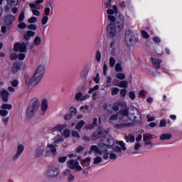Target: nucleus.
Returning a JSON list of instances; mask_svg holds the SVG:
<instances>
[{
	"label": "nucleus",
	"instance_id": "nucleus-2",
	"mask_svg": "<svg viewBox=\"0 0 182 182\" xmlns=\"http://www.w3.org/2000/svg\"><path fill=\"white\" fill-rule=\"evenodd\" d=\"M121 114L124 117H128V119L131 120V122H135L136 123H140V122H141V114L139 112V109L134 107L122 109Z\"/></svg>",
	"mask_w": 182,
	"mask_h": 182
},
{
	"label": "nucleus",
	"instance_id": "nucleus-35",
	"mask_svg": "<svg viewBox=\"0 0 182 182\" xmlns=\"http://www.w3.org/2000/svg\"><path fill=\"white\" fill-rule=\"evenodd\" d=\"M41 43H42V40L41 39V37L36 36L34 39V45H36V46H39Z\"/></svg>",
	"mask_w": 182,
	"mask_h": 182
},
{
	"label": "nucleus",
	"instance_id": "nucleus-64",
	"mask_svg": "<svg viewBox=\"0 0 182 182\" xmlns=\"http://www.w3.org/2000/svg\"><path fill=\"white\" fill-rule=\"evenodd\" d=\"M7 115H8V111L5 109L0 110V116H7Z\"/></svg>",
	"mask_w": 182,
	"mask_h": 182
},
{
	"label": "nucleus",
	"instance_id": "nucleus-38",
	"mask_svg": "<svg viewBox=\"0 0 182 182\" xmlns=\"http://www.w3.org/2000/svg\"><path fill=\"white\" fill-rule=\"evenodd\" d=\"M151 139H153V135L152 134H144L143 135V141H146L147 140H151Z\"/></svg>",
	"mask_w": 182,
	"mask_h": 182
},
{
	"label": "nucleus",
	"instance_id": "nucleus-40",
	"mask_svg": "<svg viewBox=\"0 0 182 182\" xmlns=\"http://www.w3.org/2000/svg\"><path fill=\"white\" fill-rule=\"evenodd\" d=\"M119 89L117 87H113L111 90V95L112 96H116V95H118L119 92Z\"/></svg>",
	"mask_w": 182,
	"mask_h": 182
},
{
	"label": "nucleus",
	"instance_id": "nucleus-59",
	"mask_svg": "<svg viewBox=\"0 0 182 182\" xmlns=\"http://www.w3.org/2000/svg\"><path fill=\"white\" fill-rule=\"evenodd\" d=\"M109 159L111 160H116L117 159V155L114 152H112L109 155Z\"/></svg>",
	"mask_w": 182,
	"mask_h": 182
},
{
	"label": "nucleus",
	"instance_id": "nucleus-6",
	"mask_svg": "<svg viewBox=\"0 0 182 182\" xmlns=\"http://www.w3.org/2000/svg\"><path fill=\"white\" fill-rule=\"evenodd\" d=\"M45 75V65H40L37 67L36 72L33 75L35 80L41 82Z\"/></svg>",
	"mask_w": 182,
	"mask_h": 182
},
{
	"label": "nucleus",
	"instance_id": "nucleus-43",
	"mask_svg": "<svg viewBox=\"0 0 182 182\" xmlns=\"http://www.w3.org/2000/svg\"><path fill=\"white\" fill-rule=\"evenodd\" d=\"M96 90H99V85H95L93 87L90 88L88 91L89 95H92L93 92H96Z\"/></svg>",
	"mask_w": 182,
	"mask_h": 182
},
{
	"label": "nucleus",
	"instance_id": "nucleus-51",
	"mask_svg": "<svg viewBox=\"0 0 182 182\" xmlns=\"http://www.w3.org/2000/svg\"><path fill=\"white\" fill-rule=\"evenodd\" d=\"M27 28L30 29L31 31H36V29H38V26H36V25L34 24H30L27 26Z\"/></svg>",
	"mask_w": 182,
	"mask_h": 182
},
{
	"label": "nucleus",
	"instance_id": "nucleus-46",
	"mask_svg": "<svg viewBox=\"0 0 182 182\" xmlns=\"http://www.w3.org/2000/svg\"><path fill=\"white\" fill-rule=\"evenodd\" d=\"M63 137H65V139H68V137L70 136V131L69 129H65L63 132Z\"/></svg>",
	"mask_w": 182,
	"mask_h": 182
},
{
	"label": "nucleus",
	"instance_id": "nucleus-41",
	"mask_svg": "<svg viewBox=\"0 0 182 182\" xmlns=\"http://www.w3.org/2000/svg\"><path fill=\"white\" fill-rule=\"evenodd\" d=\"M114 65H116V59L114 58L111 57L109 58V66L110 68H114Z\"/></svg>",
	"mask_w": 182,
	"mask_h": 182
},
{
	"label": "nucleus",
	"instance_id": "nucleus-48",
	"mask_svg": "<svg viewBox=\"0 0 182 182\" xmlns=\"http://www.w3.org/2000/svg\"><path fill=\"white\" fill-rule=\"evenodd\" d=\"M38 18L35 16H32L30 18H28V23H35V22H37Z\"/></svg>",
	"mask_w": 182,
	"mask_h": 182
},
{
	"label": "nucleus",
	"instance_id": "nucleus-3",
	"mask_svg": "<svg viewBox=\"0 0 182 182\" xmlns=\"http://www.w3.org/2000/svg\"><path fill=\"white\" fill-rule=\"evenodd\" d=\"M41 106V102L38 98H32L28 105L26 113L27 117L32 119L35 116V113L38 112L39 107Z\"/></svg>",
	"mask_w": 182,
	"mask_h": 182
},
{
	"label": "nucleus",
	"instance_id": "nucleus-27",
	"mask_svg": "<svg viewBox=\"0 0 182 182\" xmlns=\"http://www.w3.org/2000/svg\"><path fill=\"white\" fill-rule=\"evenodd\" d=\"M53 141H54V144H59V143L63 142V137L60 134H57L53 138Z\"/></svg>",
	"mask_w": 182,
	"mask_h": 182
},
{
	"label": "nucleus",
	"instance_id": "nucleus-25",
	"mask_svg": "<svg viewBox=\"0 0 182 182\" xmlns=\"http://www.w3.org/2000/svg\"><path fill=\"white\" fill-rule=\"evenodd\" d=\"M35 36V32L32 31H28L27 33L24 35L23 38L26 41H29L31 38H33Z\"/></svg>",
	"mask_w": 182,
	"mask_h": 182
},
{
	"label": "nucleus",
	"instance_id": "nucleus-44",
	"mask_svg": "<svg viewBox=\"0 0 182 182\" xmlns=\"http://www.w3.org/2000/svg\"><path fill=\"white\" fill-rule=\"evenodd\" d=\"M1 109H3V110H11V109H12V105L9 104H4L1 106Z\"/></svg>",
	"mask_w": 182,
	"mask_h": 182
},
{
	"label": "nucleus",
	"instance_id": "nucleus-47",
	"mask_svg": "<svg viewBox=\"0 0 182 182\" xmlns=\"http://www.w3.org/2000/svg\"><path fill=\"white\" fill-rule=\"evenodd\" d=\"M115 70L117 72H123V68H122V65H120V63H117L115 65Z\"/></svg>",
	"mask_w": 182,
	"mask_h": 182
},
{
	"label": "nucleus",
	"instance_id": "nucleus-45",
	"mask_svg": "<svg viewBox=\"0 0 182 182\" xmlns=\"http://www.w3.org/2000/svg\"><path fill=\"white\" fill-rule=\"evenodd\" d=\"M25 19V11H22L18 17V22H23Z\"/></svg>",
	"mask_w": 182,
	"mask_h": 182
},
{
	"label": "nucleus",
	"instance_id": "nucleus-28",
	"mask_svg": "<svg viewBox=\"0 0 182 182\" xmlns=\"http://www.w3.org/2000/svg\"><path fill=\"white\" fill-rule=\"evenodd\" d=\"M101 148H99V146L97 147V146L96 145H92L90 147V150L89 151V154H92V151H95V153H97L98 154H100V150Z\"/></svg>",
	"mask_w": 182,
	"mask_h": 182
},
{
	"label": "nucleus",
	"instance_id": "nucleus-31",
	"mask_svg": "<svg viewBox=\"0 0 182 182\" xmlns=\"http://www.w3.org/2000/svg\"><path fill=\"white\" fill-rule=\"evenodd\" d=\"M129 86V82L127 80L121 81L119 84V87H124V89L127 88Z\"/></svg>",
	"mask_w": 182,
	"mask_h": 182
},
{
	"label": "nucleus",
	"instance_id": "nucleus-54",
	"mask_svg": "<svg viewBox=\"0 0 182 182\" xmlns=\"http://www.w3.org/2000/svg\"><path fill=\"white\" fill-rule=\"evenodd\" d=\"M141 33L142 38H144V39H149V36L147 32H146L145 31H141Z\"/></svg>",
	"mask_w": 182,
	"mask_h": 182
},
{
	"label": "nucleus",
	"instance_id": "nucleus-7",
	"mask_svg": "<svg viewBox=\"0 0 182 182\" xmlns=\"http://www.w3.org/2000/svg\"><path fill=\"white\" fill-rule=\"evenodd\" d=\"M125 42L127 46L131 47L136 43V38L132 31L128 30L125 33Z\"/></svg>",
	"mask_w": 182,
	"mask_h": 182
},
{
	"label": "nucleus",
	"instance_id": "nucleus-57",
	"mask_svg": "<svg viewBox=\"0 0 182 182\" xmlns=\"http://www.w3.org/2000/svg\"><path fill=\"white\" fill-rule=\"evenodd\" d=\"M18 85H19L18 80H14L11 82V86H13V87H18Z\"/></svg>",
	"mask_w": 182,
	"mask_h": 182
},
{
	"label": "nucleus",
	"instance_id": "nucleus-21",
	"mask_svg": "<svg viewBox=\"0 0 182 182\" xmlns=\"http://www.w3.org/2000/svg\"><path fill=\"white\" fill-rule=\"evenodd\" d=\"M25 80L27 86H31V85H33V83H39V81L35 80V75H33L32 77H26Z\"/></svg>",
	"mask_w": 182,
	"mask_h": 182
},
{
	"label": "nucleus",
	"instance_id": "nucleus-19",
	"mask_svg": "<svg viewBox=\"0 0 182 182\" xmlns=\"http://www.w3.org/2000/svg\"><path fill=\"white\" fill-rule=\"evenodd\" d=\"M44 151H45V145L38 146L36 149V156L42 157L43 156Z\"/></svg>",
	"mask_w": 182,
	"mask_h": 182
},
{
	"label": "nucleus",
	"instance_id": "nucleus-50",
	"mask_svg": "<svg viewBox=\"0 0 182 182\" xmlns=\"http://www.w3.org/2000/svg\"><path fill=\"white\" fill-rule=\"evenodd\" d=\"M48 21H49V17H48V16H43L41 20L42 25H46V23H48Z\"/></svg>",
	"mask_w": 182,
	"mask_h": 182
},
{
	"label": "nucleus",
	"instance_id": "nucleus-11",
	"mask_svg": "<svg viewBox=\"0 0 182 182\" xmlns=\"http://www.w3.org/2000/svg\"><path fill=\"white\" fill-rule=\"evenodd\" d=\"M47 148L50 150H47L45 154V157H50V156H56L58 151H56V146L52 144H48Z\"/></svg>",
	"mask_w": 182,
	"mask_h": 182
},
{
	"label": "nucleus",
	"instance_id": "nucleus-13",
	"mask_svg": "<svg viewBox=\"0 0 182 182\" xmlns=\"http://www.w3.org/2000/svg\"><path fill=\"white\" fill-rule=\"evenodd\" d=\"M105 134H106V129H103L102 127H99V129L92 135V140H97V139L103 137Z\"/></svg>",
	"mask_w": 182,
	"mask_h": 182
},
{
	"label": "nucleus",
	"instance_id": "nucleus-4",
	"mask_svg": "<svg viewBox=\"0 0 182 182\" xmlns=\"http://www.w3.org/2000/svg\"><path fill=\"white\" fill-rule=\"evenodd\" d=\"M121 30L117 28L111 23L107 26V35L108 38H119L120 36Z\"/></svg>",
	"mask_w": 182,
	"mask_h": 182
},
{
	"label": "nucleus",
	"instance_id": "nucleus-12",
	"mask_svg": "<svg viewBox=\"0 0 182 182\" xmlns=\"http://www.w3.org/2000/svg\"><path fill=\"white\" fill-rule=\"evenodd\" d=\"M14 51L26 53V44L25 43H16L14 46Z\"/></svg>",
	"mask_w": 182,
	"mask_h": 182
},
{
	"label": "nucleus",
	"instance_id": "nucleus-32",
	"mask_svg": "<svg viewBox=\"0 0 182 182\" xmlns=\"http://www.w3.org/2000/svg\"><path fill=\"white\" fill-rule=\"evenodd\" d=\"M125 140L127 141V143H134V136L132 135H129L127 136H125Z\"/></svg>",
	"mask_w": 182,
	"mask_h": 182
},
{
	"label": "nucleus",
	"instance_id": "nucleus-20",
	"mask_svg": "<svg viewBox=\"0 0 182 182\" xmlns=\"http://www.w3.org/2000/svg\"><path fill=\"white\" fill-rule=\"evenodd\" d=\"M103 143L106 144V146H107L108 147H112V146H114V139H113V138H112L111 136L107 138L105 137L102 139Z\"/></svg>",
	"mask_w": 182,
	"mask_h": 182
},
{
	"label": "nucleus",
	"instance_id": "nucleus-5",
	"mask_svg": "<svg viewBox=\"0 0 182 182\" xmlns=\"http://www.w3.org/2000/svg\"><path fill=\"white\" fill-rule=\"evenodd\" d=\"M47 177H57L59 175V165L58 164H53L48 167V169L46 172Z\"/></svg>",
	"mask_w": 182,
	"mask_h": 182
},
{
	"label": "nucleus",
	"instance_id": "nucleus-10",
	"mask_svg": "<svg viewBox=\"0 0 182 182\" xmlns=\"http://www.w3.org/2000/svg\"><path fill=\"white\" fill-rule=\"evenodd\" d=\"M14 21H15V16L12 14L7 15L4 20V25L7 27V31L9 29H12V23H14Z\"/></svg>",
	"mask_w": 182,
	"mask_h": 182
},
{
	"label": "nucleus",
	"instance_id": "nucleus-58",
	"mask_svg": "<svg viewBox=\"0 0 182 182\" xmlns=\"http://www.w3.org/2000/svg\"><path fill=\"white\" fill-rule=\"evenodd\" d=\"M129 95L132 100H134L136 99V94L134 93V92L131 91L129 92Z\"/></svg>",
	"mask_w": 182,
	"mask_h": 182
},
{
	"label": "nucleus",
	"instance_id": "nucleus-24",
	"mask_svg": "<svg viewBox=\"0 0 182 182\" xmlns=\"http://www.w3.org/2000/svg\"><path fill=\"white\" fill-rule=\"evenodd\" d=\"M48 100L46 99H43L41 101V109L42 112H46L48 110Z\"/></svg>",
	"mask_w": 182,
	"mask_h": 182
},
{
	"label": "nucleus",
	"instance_id": "nucleus-63",
	"mask_svg": "<svg viewBox=\"0 0 182 182\" xmlns=\"http://www.w3.org/2000/svg\"><path fill=\"white\" fill-rule=\"evenodd\" d=\"M73 117L69 112L64 116V120H70Z\"/></svg>",
	"mask_w": 182,
	"mask_h": 182
},
{
	"label": "nucleus",
	"instance_id": "nucleus-39",
	"mask_svg": "<svg viewBox=\"0 0 182 182\" xmlns=\"http://www.w3.org/2000/svg\"><path fill=\"white\" fill-rule=\"evenodd\" d=\"M83 124H85V121L80 120L76 125L75 129L77 130H80L82 127H83Z\"/></svg>",
	"mask_w": 182,
	"mask_h": 182
},
{
	"label": "nucleus",
	"instance_id": "nucleus-16",
	"mask_svg": "<svg viewBox=\"0 0 182 182\" xmlns=\"http://www.w3.org/2000/svg\"><path fill=\"white\" fill-rule=\"evenodd\" d=\"M123 120V115H122V110L118 112L117 114H112L109 117V123H113V122H116L117 119Z\"/></svg>",
	"mask_w": 182,
	"mask_h": 182
},
{
	"label": "nucleus",
	"instance_id": "nucleus-56",
	"mask_svg": "<svg viewBox=\"0 0 182 182\" xmlns=\"http://www.w3.org/2000/svg\"><path fill=\"white\" fill-rule=\"evenodd\" d=\"M26 23L23 22H21L18 26V28H19V29H26Z\"/></svg>",
	"mask_w": 182,
	"mask_h": 182
},
{
	"label": "nucleus",
	"instance_id": "nucleus-62",
	"mask_svg": "<svg viewBox=\"0 0 182 182\" xmlns=\"http://www.w3.org/2000/svg\"><path fill=\"white\" fill-rule=\"evenodd\" d=\"M103 74L105 76L107 75V64L105 63L103 65Z\"/></svg>",
	"mask_w": 182,
	"mask_h": 182
},
{
	"label": "nucleus",
	"instance_id": "nucleus-15",
	"mask_svg": "<svg viewBox=\"0 0 182 182\" xmlns=\"http://www.w3.org/2000/svg\"><path fill=\"white\" fill-rule=\"evenodd\" d=\"M133 122H123L121 124H114V127L120 130L122 129H126V127H133Z\"/></svg>",
	"mask_w": 182,
	"mask_h": 182
},
{
	"label": "nucleus",
	"instance_id": "nucleus-18",
	"mask_svg": "<svg viewBox=\"0 0 182 182\" xmlns=\"http://www.w3.org/2000/svg\"><path fill=\"white\" fill-rule=\"evenodd\" d=\"M0 97H1L3 102L5 103H7L9 99V92L6 90L2 89L0 91Z\"/></svg>",
	"mask_w": 182,
	"mask_h": 182
},
{
	"label": "nucleus",
	"instance_id": "nucleus-60",
	"mask_svg": "<svg viewBox=\"0 0 182 182\" xmlns=\"http://www.w3.org/2000/svg\"><path fill=\"white\" fill-rule=\"evenodd\" d=\"M127 93V90L126 89H122L120 90V95L122 96V97H124Z\"/></svg>",
	"mask_w": 182,
	"mask_h": 182
},
{
	"label": "nucleus",
	"instance_id": "nucleus-52",
	"mask_svg": "<svg viewBox=\"0 0 182 182\" xmlns=\"http://www.w3.org/2000/svg\"><path fill=\"white\" fill-rule=\"evenodd\" d=\"M113 153H118L119 154H120V153H122V148L120 146H115L113 149Z\"/></svg>",
	"mask_w": 182,
	"mask_h": 182
},
{
	"label": "nucleus",
	"instance_id": "nucleus-22",
	"mask_svg": "<svg viewBox=\"0 0 182 182\" xmlns=\"http://www.w3.org/2000/svg\"><path fill=\"white\" fill-rule=\"evenodd\" d=\"M19 69H21V63L18 62H14L13 63V65L11 67V72L14 75H15V73H18V70H19Z\"/></svg>",
	"mask_w": 182,
	"mask_h": 182
},
{
	"label": "nucleus",
	"instance_id": "nucleus-49",
	"mask_svg": "<svg viewBox=\"0 0 182 182\" xmlns=\"http://www.w3.org/2000/svg\"><path fill=\"white\" fill-rule=\"evenodd\" d=\"M68 160V156H60L58 158V163L63 164Z\"/></svg>",
	"mask_w": 182,
	"mask_h": 182
},
{
	"label": "nucleus",
	"instance_id": "nucleus-37",
	"mask_svg": "<svg viewBox=\"0 0 182 182\" xmlns=\"http://www.w3.org/2000/svg\"><path fill=\"white\" fill-rule=\"evenodd\" d=\"M117 79H119V80H124L126 79V75L119 73L116 74Z\"/></svg>",
	"mask_w": 182,
	"mask_h": 182
},
{
	"label": "nucleus",
	"instance_id": "nucleus-26",
	"mask_svg": "<svg viewBox=\"0 0 182 182\" xmlns=\"http://www.w3.org/2000/svg\"><path fill=\"white\" fill-rule=\"evenodd\" d=\"M151 60L154 65V66L156 68V69H158L160 68V63H161V60L156 59V58H151Z\"/></svg>",
	"mask_w": 182,
	"mask_h": 182
},
{
	"label": "nucleus",
	"instance_id": "nucleus-33",
	"mask_svg": "<svg viewBox=\"0 0 182 182\" xmlns=\"http://www.w3.org/2000/svg\"><path fill=\"white\" fill-rule=\"evenodd\" d=\"M19 1L18 0H7L8 5H10V6H16Z\"/></svg>",
	"mask_w": 182,
	"mask_h": 182
},
{
	"label": "nucleus",
	"instance_id": "nucleus-30",
	"mask_svg": "<svg viewBox=\"0 0 182 182\" xmlns=\"http://www.w3.org/2000/svg\"><path fill=\"white\" fill-rule=\"evenodd\" d=\"M68 113L73 117V116H76V114L77 113V109L75 108V107H71Z\"/></svg>",
	"mask_w": 182,
	"mask_h": 182
},
{
	"label": "nucleus",
	"instance_id": "nucleus-8",
	"mask_svg": "<svg viewBox=\"0 0 182 182\" xmlns=\"http://www.w3.org/2000/svg\"><path fill=\"white\" fill-rule=\"evenodd\" d=\"M120 109V105L119 104H106L104 106V111L108 114H113V112H119Z\"/></svg>",
	"mask_w": 182,
	"mask_h": 182
},
{
	"label": "nucleus",
	"instance_id": "nucleus-9",
	"mask_svg": "<svg viewBox=\"0 0 182 182\" xmlns=\"http://www.w3.org/2000/svg\"><path fill=\"white\" fill-rule=\"evenodd\" d=\"M68 167L70 170H76V171H82V166L79 165V161L75 159H70L68 161Z\"/></svg>",
	"mask_w": 182,
	"mask_h": 182
},
{
	"label": "nucleus",
	"instance_id": "nucleus-17",
	"mask_svg": "<svg viewBox=\"0 0 182 182\" xmlns=\"http://www.w3.org/2000/svg\"><path fill=\"white\" fill-rule=\"evenodd\" d=\"M29 6L31 9V11L33 12V14L36 16H39L41 15V11L36 9H39V5L35 4L33 3L29 4Z\"/></svg>",
	"mask_w": 182,
	"mask_h": 182
},
{
	"label": "nucleus",
	"instance_id": "nucleus-1",
	"mask_svg": "<svg viewBox=\"0 0 182 182\" xmlns=\"http://www.w3.org/2000/svg\"><path fill=\"white\" fill-rule=\"evenodd\" d=\"M107 14H108L107 18L109 21L113 23L115 28L119 31L124 28V16L117 12V6L114 5L112 9L107 11Z\"/></svg>",
	"mask_w": 182,
	"mask_h": 182
},
{
	"label": "nucleus",
	"instance_id": "nucleus-14",
	"mask_svg": "<svg viewBox=\"0 0 182 182\" xmlns=\"http://www.w3.org/2000/svg\"><path fill=\"white\" fill-rule=\"evenodd\" d=\"M23 150H25V146H23L22 144H18L17 146L16 153L12 159L13 161H16V160L21 157L22 153H23Z\"/></svg>",
	"mask_w": 182,
	"mask_h": 182
},
{
	"label": "nucleus",
	"instance_id": "nucleus-34",
	"mask_svg": "<svg viewBox=\"0 0 182 182\" xmlns=\"http://www.w3.org/2000/svg\"><path fill=\"white\" fill-rule=\"evenodd\" d=\"M95 59L98 63H100V60H102V53L100 51L97 50L95 54Z\"/></svg>",
	"mask_w": 182,
	"mask_h": 182
},
{
	"label": "nucleus",
	"instance_id": "nucleus-29",
	"mask_svg": "<svg viewBox=\"0 0 182 182\" xmlns=\"http://www.w3.org/2000/svg\"><path fill=\"white\" fill-rule=\"evenodd\" d=\"M171 139V134H162L160 136V140H170Z\"/></svg>",
	"mask_w": 182,
	"mask_h": 182
},
{
	"label": "nucleus",
	"instance_id": "nucleus-23",
	"mask_svg": "<svg viewBox=\"0 0 182 182\" xmlns=\"http://www.w3.org/2000/svg\"><path fill=\"white\" fill-rule=\"evenodd\" d=\"M100 149V154L102 155L103 153L107 151V147H109L107 145H106V143L103 142L102 144H100L98 145Z\"/></svg>",
	"mask_w": 182,
	"mask_h": 182
},
{
	"label": "nucleus",
	"instance_id": "nucleus-42",
	"mask_svg": "<svg viewBox=\"0 0 182 182\" xmlns=\"http://www.w3.org/2000/svg\"><path fill=\"white\" fill-rule=\"evenodd\" d=\"M103 161V159L102 157L98 156L94 159L93 164H99V163H102Z\"/></svg>",
	"mask_w": 182,
	"mask_h": 182
},
{
	"label": "nucleus",
	"instance_id": "nucleus-61",
	"mask_svg": "<svg viewBox=\"0 0 182 182\" xmlns=\"http://www.w3.org/2000/svg\"><path fill=\"white\" fill-rule=\"evenodd\" d=\"M65 127H63V125H58L57 127H55V130H57L58 132H60V133H62V130H63Z\"/></svg>",
	"mask_w": 182,
	"mask_h": 182
},
{
	"label": "nucleus",
	"instance_id": "nucleus-55",
	"mask_svg": "<svg viewBox=\"0 0 182 182\" xmlns=\"http://www.w3.org/2000/svg\"><path fill=\"white\" fill-rule=\"evenodd\" d=\"M71 136L73 137H77V139L80 137V135H79L78 132L75 130L72 131Z\"/></svg>",
	"mask_w": 182,
	"mask_h": 182
},
{
	"label": "nucleus",
	"instance_id": "nucleus-53",
	"mask_svg": "<svg viewBox=\"0 0 182 182\" xmlns=\"http://www.w3.org/2000/svg\"><path fill=\"white\" fill-rule=\"evenodd\" d=\"M11 60H16L18 59V55L16 53H13L10 54Z\"/></svg>",
	"mask_w": 182,
	"mask_h": 182
},
{
	"label": "nucleus",
	"instance_id": "nucleus-36",
	"mask_svg": "<svg viewBox=\"0 0 182 182\" xmlns=\"http://www.w3.org/2000/svg\"><path fill=\"white\" fill-rule=\"evenodd\" d=\"M83 96V94L81 92H78L75 94V99L77 102H80V100L82 99Z\"/></svg>",
	"mask_w": 182,
	"mask_h": 182
}]
</instances>
